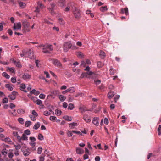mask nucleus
I'll use <instances>...</instances> for the list:
<instances>
[{"label":"nucleus","instance_id":"b1692460","mask_svg":"<svg viewBox=\"0 0 161 161\" xmlns=\"http://www.w3.org/2000/svg\"><path fill=\"white\" fill-rule=\"evenodd\" d=\"M40 126V123L39 122H37L34 125L33 128L35 130H37Z\"/></svg>","mask_w":161,"mask_h":161},{"label":"nucleus","instance_id":"9d476101","mask_svg":"<svg viewBox=\"0 0 161 161\" xmlns=\"http://www.w3.org/2000/svg\"><path fill=\"white\" fill-rule=\"evenodd\" d=\"M83 119L87 123L90 122L91 121V119L88 117V115L87 114H84Z\"/></svg>","mask_w":161,"mask_h":161},{"label":"nucleus","instance_id":"20e7f679","mask_svg":"<svg viewBox=\"0 0 161 161\" xmlns=\"http://www.w3.org/2000/svg\"><path fill=\"white\" fill-rule=\"evenodd\" d=\"M50 5L51 7L48 8V9L51 14L54 15L55 14L54 11L55 9L56 4L54 3H51Z\"/></svg>","mask_w":161,"mask_h":161},{"label":"nucleus","instance_id":"bf43d9fd","mask_svg":"<svg viewBox=\"0 0 161 161\" xmlns=\"http://www.w3.org/2000/svg\"><path fill=\"white\" fill-rule=\"evenodd\" d=\"M67 135L68 137H70L72 136L73 135L72 132H71L69 131H68L67 132Z\"/></svg>","mask_w":161,"mask_h":161},{"label":"nucleus","instance_id":"6e6552de","mask_svg":"<svg viewBox=\"0 0 161 161\" xmlns=\"http://www.w3.org/2000/svg\"><path fill=\"white\" fill-rule=\"evenodd\" d=\"M14 30L20 29L21 28V24L20 22H18L14 24Z\"/></svg>","mask_w":161,"mask_h":161},{"label":"nucleus","instance_id":"c03bdc74","mask_svg":"<svg viewBox=\"0 0 161 161\" xmlns=\"http://www.w3.org/2000/svg\"><path fill=\"white\" fill-rule=\"evenodd\" d=\"M8 97L12 100H14L16 98V96H14L11 94H9L8 95Z\"/></svg>","mask_w":161,"mask_h":161},{"label":"nucleus","instance_id":"6ab92c4d","mask_svg":"<svg viewBox=\"0 0 161 161\" xmlns=\"http://www.w3.org/2000/svg\"><path fill=\"white\" fill-rule=\"evenodd\" d=\"M78 125L76 123L73 122L69 124V127L71 129H73L74 127Z\"/></svg>","mask_w":161,"mask_h":161},{"label":"nucleus","instance_id":"5fc2aeb1","mask_svg":"<svg viewBox=\"0 0 161 161\" xmlns=\"http://www.w3.org/2000/svg\"><path fill=\"white\" fill-rule=\"evenodd\" d=\"M39 98L42 99H44L45 97V95L43 94H41L39 96Z\"/></svg>","mask_w":161,"mask_h":161},{"label":"nucleus","instance_id":"0eeeda50","mask_svg":"<svg viewBox=\"0 0 161 161\" xmlns=\"http://www.w3.org/2000/svg\"><path fill=\"white\" fill-rule=\"evenodd\" d=\"M22 77L25 80H29L31 78V75L27 73H24L22 75Z\"/></svg>","mask_w":161,"mask_h":161},{"label":"nucleus","instance_id":"a878e982","mask_svg":"<svg viewBox=\"0 0 161 161\" xmlns=\"http://www.w3.org/2000/svg\"><path fill=\"white\" fill-rule=\"evenodd\" d=\"M99 56L101 58H104V57L105 56V53L103 51H101L99 54Z\"/></svg>","mask_w":161,"mask_h":161},{"label":"nucleus","instance_id":"603ef678","mask_svg":"<svg viewBox=\"0 0 161 161\" xmlns=\"http://www.w3.org/2000/svg\"><path fill=\"white\" fill-rule=\"evenodd\" d=\"M29 117L30 118L31 120L33 121H35L36 120L35 116H34L32 115H29Z\"/></svg>","mask_w":161,"mask_h":161},{"label":"nucleus","instance_id":"412c9836","mask_svg":"<svg viewBox=\"0 0 161 161\" xmlns=\"http://www.w3.org/2000/svg\"><path fill=\"white\" fill-rule=\"evenodd\" d=\"M17 112L19 114H23L25 113V111L24 110L22 109H19L17 110Z\"/></svg>","mask_w":161,"mask_h":161},{"label":"nucleus","instance_id":"f257e3e1","mask_svg":"<svg viewBox=\"0 0 161 161\" xmlns=\"http://www.w3.org/2000/svg\"><path fill=\"white\" fill-rule=\"evenodd\" d=\"M48 49L50 51H52L53 50L52 46L49 44H46L43 46V52L45 53H49L50 52L47 49Z\"/></svg>","mask_w":161,"mask_h":161},{"label":"nucleus","instance_id":"bb28decb","mask_svg":"<svg viewBox=\"0 0 161 161\" xmlns=\"http://www.w3.org/2000/svg\"><path fill=\"white\" fill-rule=\"evenodd\" d=\"M84 77H85L88 78H90V77L88 76L86 72L83 73L80 76V78H82Z\"/></svg>","mask_w":161,"mask_h":161},{"label":"nucleus","instance_id":"393cba45","mask_svg":"<svg viewBox=\"0 0 161 161\" xmlns=\"http://www.w3.org/2000/svg\"><path fill=\"white\" fill-rule=\"evenodd\" d=\"M114 95V92H109L108 94V97L110 99L112 98Z\"/></svg>","mask_w":161,"mask_h":161},{"label":"nucleus","instance_id":"a19ab883","mask_svg":"<svg viewBox=\"0 0 161 161\" xmlns=\"http://www.w3.org/2000/svg\"><path fill=\"white\" fill-rule=\"evenodd\" d=\"M79 110L81 113H83L87 111V110L86 109V108L85 107H80L79 108Z\"/></svg>","mask_w":161,"mask_h":161},{"label":"nucleus","instance_id":"f704fd0d","mask_svg":"<svg viewBox=\"0 0 161 161\" xmlns=\"http://www.w3.org/2000/svg\"><path fill=\"white\" fill-rule=\"evenodd\" d=\"M83 56V54L81 52H78L77 53V56L80 58H82Z\"/></svg>","mask_w":161,"mask_h":161},{"label":"nucleus","instance_id":"5701e85b","mask_svg":"<svg viewBox=\"0 0 161 161\" xmlns=\"http://www.w3.org/2000/svg\"><path fill=\"white\" fill-rule=\"evenodd\" d=\"M68 92L70 93H73L75 91V89L74 87H70L67 89Z\"/></svg>","mask_w":161,"mask_h":161},{"label":"nucleus","instance_id":"72a5a7b5","mask_svg":"<svg viewBox=\"0 0 161 161\" xmlns=\"http://www.w3.org/2000/svg\"><path fill=\"white\" fill-rule=\"evenodd\" d=\"M58 90H54L51 92V94H53L54 95H58Z\"/></svg>","mask_w":161,"mask_h":161},{"label":"nucleus","instance_id":"4be33fe9","mask_svg":"<svg viewBox=\"0 0 161 161\" xmlns=\"http://www.w3.org/2000/svg\"><path fill=\"white\" fill-rule=\"evenodd\" d=\"M63 118L68 121H71L72 120L71 117L68 116H64L63 117Z\"/></svg>","mask_w":161,"mask_h":161},{"label":"nucleus","instance_id":"de8ad7c7","mask_svg":"<svg viewBox=\"0 0 161 161\" xmlns=\"http://www.w3.org/2000/svg\"><path fill=\"white\" fill-rule=\"evenodd\" d=\"M42 148L41 147H40L38 148V149L37 150V153L38 154H40L42 152Z\"/></svg>","mask_w":161,"mask_h":161},{"label":"nucleus","instance_id":"4c0bfd02","mask_svg":"<svg viewBox=\"0 0 161 161\" xmlns=\"http://www.w3.org/2000/svg\"><path fill=\"white\" fill-rule=\"evenodd\" d=\"M158 134L159 135H161V125H159L158 128Z\"/></svg>","mask_w":161,"mask_h":161},{"label":"nucleus","instance_id":"6e6d98bb","mask_svg":"<svg viewBox=\"0 0 161 161\" xmlns=\"http://www.w3.org/2000/svg\"><path fill=\"white\" fill-rule=\"evenodd\" d=\"M29 138L31 142H35L36 140L35 138L34 137H30Z\"/></svg>","mask_w":161,"mask_h":161},{"label":"nucleus","instance_id":"1a4fd4ad","mask_svg":"<svg viewBox=\"0 0 161 161\" xmlns=\"http://www.w3.org/2000/svg\"><path fill=\"white\" fill-rule=\"evenodd\" d=\"M99 118L98 117H94L92 120L93 123L96 126L99 125L98 120Z\"/></svg>","mask_w":161,"mask_h":161},{"label":"nucleus","instance_id":"4d7b16f0","mask_svg":"<svg viewBox=\"0 0 161 161\" xmlns=\"http://www.w3.org/2000/svg\"><path fill=\"white\" fill-rule=\"evenodd\" d=\"M14 147L16 150H19L20 149L21 147V146L19 144H18V145H14Z\"/></svg>","mask_w":161,"mask_h":161},{"label":"nucleus","instance_id":"423d86ee","mask_svg":"<svg viewBox=\"0 0 161 161\" xmlns=\"http://www.w3.org/2000/svg\"><path fill=\"white\" fill-rule=\"evenodd\" d=\"M26 53L28 55V57L31 59H33L34 58V53L33 51L31 49H30Z\"/></svg>","mask_w":161,"mask_h":161},{"label":"nucleus","instance_id":"4468645a","mask_svg":"<svg viewBox=\"0 0 161 161\" xmlns=\"http://www.w3.org/2000/svg\"><path fill=\"white\" fill-rule=\"evenodd\" d=\"M28 140V137L26 136L25 134H23L22 136L20 137V140H19V142H21L22 140Z\"/></svg>","mask_w":161,"mask_h":161},{"label":"nucleus","instance_id":"f8f14e48","mask_svg":"<svg viewBox=\"0 0 161 161\" xmlns=\"http://www.w3.org/2000/svg\"><path fill=\"white\" fill-rule=\"evenodd\" d=\"M18 3L19 6L21 8H24L26 6V4L25 3H23L21 1H18Z\"/></svg>","mask_w":161,"mask_h":161},{"label":"nucleus","instance_id":"338daca9","mask_svg":"<svg viewBox=\"0 0 161 161\" xmlns=\"http://www.w3.org/2000/svg\"><path fill=\"white\" fill-rule=\"evenodd\" d=\"M8 156L11 159L12 157L14 155L12 153H9L8 154Z\"/></svg>","mask_w":161,"mask_h":161},{"label":"nucleus","instance_id":"680f3d73","mask_svg":"<svg viewBox=\"0 0 161 161\" xmlns=\"http://www.w3.org/2000/svg\"><path fill=\"white\" fill-rule=\"evenodd\" d=\"M86 73L87 75H92L94 74V72H92L91 71H88L87 72H86Z\"/></svg>","mask_w":161,"mask_h":161},{"label":"nucleus","instance_id":"cd10ccee","mask_svg":"<svg viewBox=\"0 0 161 161\" xmlns=\"http://www.w3.org/2000/svg\"><path fill=\"white\" fill-rule=\"evenodd\" d=\"M59 98L61 101H63L66 99V97L63 95H59Z\"/></svg>","mask_w":161,"mask_h":161},{"label":"nucleus","instance_id":"2eb2a0df","mask_svg":"<svg viewBox=\"0 0 161 161\" xmlns=\"http://www.w3.org/2000/svg\"><path fill=\"white\" fill-rule=\"evenodd\" d=\"M12 85L10 84H6L5 85V86L10 91H12L13 90Z\"/></svg>","mask_w":161,"mask_h":161},{"label":"nucleus","instance_id":"49530a36","mask_svg":"<svg viewBox=\"0 0 161 161\" xmlns=\"http://www.w3.org/2000/svg\"><path fill=\"white\" fill-rule=\"evenodd\" d=\"M24 155L25 156H27L30 154V152L27 150H25L23 152Z\"/></svg>","mask_w":161,"mask_h":161},{"label":"nucleus","instance_id":"473e14b6","mask_svg":"<svg viewBox=\"0 0 161 161\" xmlns=\"http://www.w3.org/2000/svg\"><path fill=\"white\" fill-rule=\"evenodd\" d=\"M37 5L39 7L41 8H44V5L42 4V2L40 1H38L37 3Z\"/></svg>","mask_w":161,"mask_h":161},{"label":"nucleus","instance_id":"2f4dec72","mask_svg":"<svg viewBox=\"0 0 161 161\" xmlns=\"http://www.w3.org/2000/svg\"><path fill=\"white\" fill-rule=\"evenodd\" d=\"M55 111L56 112V114L58 116H59L61 114L62 111L58 109H57Z\"/></svg>","mask_w":161,"mask_h":161},{"label":"nucleus","instance_id":"ea45409f","mask_svg":"<svg viewBox=\"0 0 161 161\" xmlns=\"http://www.w3.org/2000/svg\"><path fill=\"white\" fill-rule=\"evenodd\" d=\"M1 153L4 156H6L7 154V150L6 149L4 150L3 149V150H2Z\"/></svg>","mask_w":161,"mask_h":161},{"label":"nucleus","instance_id":"7ed1b4c3","mask_svg":"<svg viewBox=\"0 0 161 161\" xmlns=\"http://www.w3.org/2000/svg\"><path fill=\"white\" fill-rule=\"evenodd\" d=\"M71 47L72 45L70 42H65L63 46L64 51V52H67Z\"/></svg>","mask_w":161,"mask_h":161},{"label":"nucleus","instance_id":"39448f33","mask_svg":"<svg viewBox=\"0 0 161 161\" xmlns=\"http://www.w3.org/2000/svg\"><path fill=\"white\" fill-rule=\"evenodd\" d=\"M52 63L54 65L58 67H60L62 66V64L57 59H53Z\"/></svg>","mask_w":161,"mask_h":161},{"label":"nucleus","instance_id":"7c9ffc66","mask_svg":"<svg viewBox=\"0 0 161 161\" xmlns=\"http://www.w3.org/2000/svg\"><path fill=\"white\" fill-rule=\"evenodd\" d=\"M2 75L5 77L6 79H8L10 78V76L5 72H4L3 73Z\"/></svg>","mask_w":161,"mask_h":161},{"label":"nucleus","instance_id":"e433bc0d","mask_svg":"<svg viewBox=\"0 0 161 161\" xmlns=\"http://www.w3.org/2000/svg\"><path fill=\"white\" fill-rule=\"evenodd\" d=\"M7 70H9L12 73L14 72V68L8 67Z\"/></svg>","mask_w":161,"mask_h":161},{"label":"nucleus","instance_id":"f3484780","mask_svg":"<svg viewBox=\"0 0 161 161\" xmlns=\"http://www.w3.org/2000/svg\"><path fill=\"white\" fill-rule=\"evenodd\" d=\"M13 134L14 136L16 137L18 141L20 140V136L19 135L18 133L17 132L13 131Z\"/></svg>","mask_w":161,"mask_h":161},{"label":"nucleus","instance_id":"052dcab7","mask_svg":"<svg viewBox=\"0 0 161 161\" xmlns=\"http://www.w3.org/2000/svg\"><path fill=\"white\" fill-rule=\"evenodd\" d=\"M2 102L3 103H7L8 102V98L6 97L4 98Z\"/></svg>","mask_w":161,"mask_h":161},{"label":"nucleus","instance_id":"09e8293b","mask_svg":"<svg viewBox=\"0 0 161 161\" xmlns=\"http://www.w3.org/2000/svg\"><path fill=\"white\" fill-rule=\"evenodd\" d=\"M24 134H25V135H29L31 134V133L29 130H27L24 131Z\"/></svg>","mask_w":161,"mask_h":161},{"label":"nucleus","instance_id":"c85d7f7f","mask_svg":"<svg viewBox=\"0 0 161 161\" xmlns=\"http://www.w3.org/2000/svg\"><path fill=\"white\" fill-rule=\"evenodd\" d=\"M31 125V122L30 121H27L25 122V126L26 127L29 126Z\"/></svg>","mask_w":161,"mask_h":161},{"label":"nucleus","instance_id":"0e129e2a","mask_svg":"<svg viewBox=\"0 0 161 161\" xmlns=\"http://www.w3.org/2000/svg\"><path fill=\"white\" fill-rule=\"evenodd\" d=\"M104 123L106 125L108 124L109 123L108 120V119L107 118H105L104 119Z\"/></svg>","mask_w":161,"mask_h":161},{"label":"nucleus","instance_id":"58836bf2","mask_svg":"<svg viewBox=\"0 0 161 161\" xmlns=\"http://www.w3.org/2000/svg\"><path fill=\"white\" fill-rule=\"evenodd\" d=\"M18 121L20 123L23 124H24V120L22 118H20L18 119Z\"/></svg>","mask_w":161,"mask_h":161},{"label":"nucleus","instance_id":"13d9d810","mask_svg":"<svg viewBox=\"0 0 161 161\" xmlns=\"http://www.w3.org/2000/svg\"><path fill=\"white\" fill-rule=\"evenodd\" d=\"M58 21L59 23L63 25L64 23V22L63 21V19L62 18H59L58 19Z\"/></svg>","mask_w":161,"mask_h":161},{"label":"nucleus","instance_id":"8fccbe9b","mask_svg":"<svg viewBox=\"0 0 161 161\" xmlns=\"http://www.w3.org/2000/svg\"><path fill=\"white\" fill-rule=\"evenodd\" d=\"M32 114L33 115L35 116V117H37L38 116L37 113L35 111V110H33L32 111Z\"/></svg>","mask_w":161,"mask_h":161},{"label":"nucleus","instance_id":"69168bd1","mask_svg":"<svg viewBox=\"0 0 161 161\" xmlns=\"http://www.w3.org/2000/svg\"><path fill=\"white\" fill-rule=\"evenodd\" d=\"M10 108L11 109H12L15 107V105L13 103H10Z\"/></svg>","mask_w":161,"mask_h":161},{"label":"nucleus","instance_id":"c756f323","mask_svg":"<svg viewBox=\"0 0 161 161\" xmlns=\"http://www.w3.org/2000/svg\"><path fill=\"white\" fill-rule=\"evenodd\" d=\"M74 108V104L72 103H70L69 104L68 109L69 110H72Z\"/></svg>","mask_w":161,"mask_h":161},{"label":"nucleus","instance_id":"c9c22d12","mask_svg":"<svg viewBox=\"0 0 161 161\" xmlns=\"http://www.w3.org/2000/svg\"><path fill=\"white\" fill-rule=\"evenodd\" d=\"M43 139V136L42 134L39 133L38 135V139L40 140H42Z\"/></svg>","mask_w":161,"mask_h":161},{"label":"nucleus","instance_id":"37998d69","mask_svg":"<svg viewBox=\"0 0 161 161\" xmlns=\"http://www.w3.org/2000/svg\"><path fill=\"white\" fill-rule=\"evenodd\" d=\"M49 119L50 120L54 121L57 118L55 116H50Z\"/></svg>","mask_w":161,"mask_h":161},{"label":"nucleus","instance_id":"dca6fc26","mask_svg":"<svg viewBox=\"0 0 161 161\" xmlns=\"http://www.w3.org/2000/svg\"><path fill=\"white\" fill-rule=\"evenodd\" d=\"M26 87L25 85L24 84H21L20 86V89L21 90L24 91L25 92H27V91L24 89Z\"/></svg>","mask_w":161,"mask_h":161},{"label":"nucleus","instance_id":"a18cd8bd","mask_svg":"<svg viewBox=\"0 0 161 161\" xmlns=\"http://www.w3.org/2000/svg\"><path fill=\"white\" fill-rule=\"evenodd\" d=\"M43 114L46 116H48L50 115L51 114L47 111H45L44 112Z\"/></svg>","mask_w":161,"mask_h":161},{"label":"nucleus","instance_id":"9b49d317","mask_svg":"<svg viewBox=\"0 0 161 161\" xmlns=\"http://www.w3.org/2000/svg\"><path fill=\"white\" fill-rule=\"evenodd\" d=\"M84 152V150L81 148L78 147L76 149V153L77 154H81Z\"/></svg>","mask_w":161,"mask_h":161},{"label":"nucleus","instance_id":"79ce46f5","mask_svg":"<svg viewBox=\"0 0 161 161\" xmlns=\"http://www.w3.org/2000/svg\"><path fill=\"white\" fill-rule=\"evenodd\" d=\"M36 103L37 105H40L42 104V102L40 99H37L36 101Z\"/></svg>","mask_w":161,"mask_h":161},{"label":"nucleus","instance_id":"774afa93","mask_svg":"<svg viewBox=\"0 0 161 161\" xmlns=\"http://www.w3.org/2000/svg\"><path fill=\"white\" fill-rule=\"evenodd\" d=\"M95 161H100V157L98 156H97L95 157Z\"/></svg>","mask_w":161,"mask_h":161},{"label":"nucleus","instance_id":"864d4df0","mask_svg":"<svg viewBox=\"0 0 161 161\" xmlns=\"http://www.w3.org/2000/svg\"><path fill=\"white\" fill-rule=\"evenodd\" d=\"M10 127L13 130H17L18 131H19V128H17L15 127H13L12 126H10Z\"/></svg>","mask_w":161,"mask_h":161},{"label":"nucleus","instance_id":"aec40b11","mask_svg":"<svg viewBox=\"0 0 161 161\" xmlns=\"http://www.w3.org/2000/svg\"><path fill=\"white\" fill-rule=\"evenodd\" d=\"M107 10L108 8L107 6L101 7L100 8V10L103 12L107 11Z\"/></svg>","mask_w":161,"mask_h":161},{"label":"nucleus","instance_id":"ddd939ff","mask_svg":"<svg viewBox=\"0 0 161 161\" xmlns=\"http://www.w3.org/2000/svg\"><path fill=\"white\" fill-rule=\"evenodd\" d=\"M121 12L122 14L125 13L127 15L128 14V9L127 8H122L121 10Z\"/></svg>","mask_w":161,"mask_h":161},{"label":"nucleus","instance_id":"e2e57ef3","mask_svg":"<svg viewBox=\"0 0 161 161\" xmlns=\"http://www.w3.org/2000/svg\"><path fill=\"white\" fill-rule=\"evenodd\" d=\"M88 154L87 153H85L83 156V159L84 160L87 159L88 158Z\"/></svg>","mask_w":161,"mask_h":161},{"label":"nucleus","instance_id":"a211bd4d","mask_svg":"<svg viewBox=\"0 0 161 161\" xmlns=\"http://www.w3.org/2000/svg\"><path fill=\"white\" fill-rule=\"evenodd\" d=\"M65 0H59V3L60 4V6L62 7L64 6L65 5Z\"/></svg>","mask_w":161,"mask_h":161},{"label":"nucleus","instance_id":"f03ea898","mask_svg":"<svg viewBox=\"0 0 161 161\" xmlns=\"http://www.w3.org/2000/svg\"><path fill=\"white\" fill-rule=\"evenodd\" d=\"M72 8L73 13L76 19H79L81 15L80 10L75 7H74V8L73 7Z\"/></svg>","mask_w":161,"mask_h":161},{"label":"nucleus","instance_id":"3c124183","mask_svg":"<svg viewBox=\"0 0 161 161\" xmlns=\"http://www.w3.org/2000/svg\"><path fill=\"white\" fill-rule=\"evenodd\" d=\"M11 82L13 83H15L16 82V79L15 77H12L11 79Z\"/></svg>","mask_w":161,"mask_h":161}]
</instances>
